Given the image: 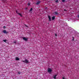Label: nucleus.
Returning a JSON list of instances; mask_svg holds the SVG:
<instances>
[{
  "label": "nucleus",
  "instance_id": "10",
  "mask_svg": "<svg viewBox=\"0 0 79 79\" xmlns=\"http://www.w3.org/2000/svg\"><path fill=\"white\" fill-rule=\"evenodd\" d=\"M52 20H54V19H55V16L52 17Z\"/></svg>",
  "mask_w": 79,
  "mask_h": 79
},
{
  "label": "nucleus",
  "instance_id": "14",
  "mask_svg": "<svg viewBox=\"0 0 79 79\" xmlns=\"http://www.w3.org/2000/svg\"><path fill=\"white\" fill-rule=\"evenodd\" d=\"M3 28L4 29H5V28H6V27L5 26H4V27H3Z\"/></svg>",
  "mask_w": 79,
  "mask_h": 79
},
{
  "label": "nucleus",
  "instance_id": "6",
  "mask_svg": "<svg viewBox=\"0 0 79 79\" xmlns=\"http://www.w3.org/2000/svg\"><path fill=\"white\" fill-rule=\"evenodd\" d=\"M40 1H38L37 2L36 5H39V4H40Z\"/></svg>",
  "mask_w": 79,
  "mask_h": 79
},
{
  "label": "nucleus",
  "instance_id": "11",
  "mask_svg": "<svg viewBox=\"0 0 79 79\" xmlns=\"http://www.w3.org/2000/svg\"><path fill=\"white\" fill-rule=\"evenodd\" d=\"M55 15H58V12H57L56 11L55 12Z\"/></svg>",
  "mask_w": 79,
  "mask_h": 79
},
{
  "label": "nucleus",
  "instance_id": "1",
  "mask_svg": "<svg viewBox=\"0 0 79 79\" xmlns=\"http://www.w3.org/2000/svg\"><path fill=\"white\" fill-rule=\"evenodd\" d=\"M22 62H23V63H25L27 64H28L29 63V60H27V59H25V60L24 61H22Z\"/></svg>",
  "mask_w": 79,
  "mask_h": 79
},
{
  "label": "nucleus",
  "instance_id": "4",
  "mask_svg": "<svg viewBox=\"0 0 79 79\" xmlns=\"http://www.w3.org/2000/svg\"><path fill=\"white\" fill-rule=\"evenodd\" d=\"M23 39L26 41H27V39L25 37H23Z\"/></svg>",
  "mask_w": 79,
  "mask_h": 79
},
{
  "label": "nucleus",
  "instance_id": "25",
  "mask_svg": "<svg viewBox=\"0 0 79 79\" xmlns=\"http://www.w3.org/2000/svg\"><path fill=\"white\" fill-rule=\"evenodd\" d=\"M16 13H17V11L16 12Z\"/></svg>",
  "mask_w": 79,
  "mask_h": 79
},
{
  "label": "nucleus",
  "instance_id": "5",
  "mask_svg": "<svg viewBox=\"0 0 79 79\" xmlns=\"http://www.w3.org/2000/svg\"><path fill=\"white\" fill-rule=\"evenodd\" d=\"M15 60H16L17 61H18L19 60V58L16 57L15 58Z\"/></svg>",
  "mask_w": 79,
  "mask_h": 79
},
{
  "label": "nucleus",
  "instance_id": "9",
  "mask_svg": "<svg viewBox=\"0 0 79 79\" xmlns=\"http://www.w3.org/2000/svg\"><path fill=\"white\" fill-rule=\"evenodd\" d=\"M17 14H18V15H19L21 16V17H22V16H23L22 15H21V14L19 13H17Z\"/></svg>",
  "mask_w": 79,
  "mask_h": 79
},
{
  "label": "nucleus",
  "instance_id": "15",
  "mask_svg": "<svg viewBox=\"0 0 79 79\" xmlns=\"http://www.w3.org/2000/svg\"><path fill=\"white\" fill-rule=\"evenodd\" d=\"M63 79H66V78L64 77H63Z\"/></svg>",
  "mask_w": 79,
  "mask_h": 79
},
{
  "label": "nucleus",
  "instance_id": "23",
  "mask_svg": "<svg viewBox=\"0 0 79 79\" xmlns=\"http://www.w3.org/2000/svg\"><path fill=\"white\" fill-rule=\"evenodd\" d=\"M78 18H79V15L78 16Z\"/></svg>",
  "mask_w": 79,
  "mask_h": 79
},
{
  "label": "nucleus",
  "instance_id": "19",
  "mask_svg": "<svg viewBox=\"0 0 79 79\" xmlns=\"http://www.w3.org/2000/svg\"><path fill=\"white\" fill-rule=\"evenodd\" d=\"M18 74H21V73L20 72H18Z\"/></svg>",
  "mask_w": 79,
  "mask_h": 79
},
{
  "label": "nucleus",
  "instance_id": "16",
  "mask_svg": "<svg viewBox=\"0 0 79 79\" xmlns=\"http://www.w3.org/2000/svg\"><path fill=\"white\" fill-rule=\"evenodd\" d=\"M27 5H28V6H29V5H30V3H28Z\"/></svg>",
  "mask_w": 79,
  "mask_h": 79
},
{
  "label": "nucleus",
  "instance_id": "13",
  "mask_svg": "<svg viewBox=\"0 0 79 79\" xmlns=\"http://www.w3.org/2000/svg\"><path fill=\"white\" fill-rule=\"evenodd\" d=\"M66 0H62V2H65V1H66Z\"/></svg>",
  "mask_w": 79,
  "mask_h": 79
},
{
  "label": "nucleus",
  "instance_id": "2",
  "mask_svg": "<svg viewBox=\"0 0 79 79\" xmlns=\"http://www.w3.org/2000/svg\"><path fill=\"white\" fill-rule=\"evenodd\" d=\"M52 70L51 69L48 68V73H51L52 72Z\"/></svg>",
  "mask_w": 79,
  "mask_h": 79
},
{
  "label": "nucleus",
  "instance_id": "21",
  "mask_svg": "<svg viewBox=\"0 0 79 79\" xmlns=\"http://www.w3.org/2000/svg\"><path fill=\"white\" fill-rule=\"evenodd\" d=\"M14 43H15V44H16V41L14 42Z\"/></svg>",
  "mask_w": 79,
  "mask_h": 79
},
{
  "label": "nucleus",
  "instance_id": "22",
  "mask_svg": "<svg viewBox=\"0 0 79 79\" xmlns=\"http://www.w3.org/2000/svg\"><path fill=\"white\" fill-rule=\"evenodd\" d=\"M26 27H28L27 26V25H26Z\"/></svg>",
  "mask_w": 79,
  "mask_h": 79
},
{
  "label": "nucleus",
  "instance_id": "3",
  "mask_svg": "<svg viewBox=\"0 0 79 79\" xmlns=\"http://www.w3.org/2000/svg\"><path fill=\"white\" fill-rule=\"evenodd\" d=\"M3 33H4V34H8V32L4 30L3 31Z\"/></svg>",
  "mask_w": 79,
  "mask_h": 79
},
{
  "label": "nucleus",
  "instance_id": "12",
  "mask_svg": "<svg viewBox=\"0 0 79 79\" xmlns=\"http://www.w3.org/2000/svg\"><path fill=\"white\" fill-rule=\"evenodd\" d=\"M3 40L4 42H6L7 41V40Z\"/></svg>",
  "mask_w": 79,
  "mask_h": 79
},
{
  "label": "nucleus",
  "instance_id": "18",
  "mask_svg": "<svg viewBox=\"0 0 79 79\" xmlns=\"http://www.w3.org/2000/svg\"><path fill=\"white\" fill-rule=\"evenodd\" d=\"M32 10V8H31L30 10V11H31Z\"/></svg>",
  "mask_w": 79,
  "mask_h": 79
},
{
  "label": "nucleus",
  "instance_id": "8",
  "mask_svg": "<svg viewBox=\"0 0 79 79\" xmlns=\"http://www.w3.org/2000/svg\"><path fill=\"white\" fill-rule=\"evenodd\" d=\"M57 76V75H54L53 77V78H54L55 79H56V77Z\"/></svg>",
  "mask_w": 79,
  "mask_h": 79
},
{
  "label": "nucleus",
  "instance_id": "20",
  "mask_svg": "<svg viewBox=\"0 0 79 79\" xmlns=\"http://www.w3.org/2000/svg\"><path fill=\"white\" fill-rule=\"evenodd\" d=\"M56 2H58V0L56 1Z\"/></svg>",
  "mask_w": 79,
  "mask_h": 79
},
{
  "label": "nucleus",
  "instance_id": "17",
  "mask_svg": "<svg viewBox=\"0 0 79 79\" xmlns=\"http://www.w3.org/2000/svg\"><path fill=\"white\" fill-rule=\"evenodd\" d=\"M55 35L56 37V36H57V34H55Z\"/></svg>",
  "mask_w": 79,
  "mask_h": 79
},
{
  "label": "nucleus",
  "instance_id": "7",
  "mask_svg": "<svg viewBox=\"0 0 79 79\" xmlns=\"http://www.w3.org/2000/svg\"><path fill=\"white\" fill-rule=\"evenodd\" d=\"M48 18H49V21H51V17H50V16L48 15Z\"/></svg>",
  "mask_w": 79,
  "mask_h": 79
},
{
  "label": "nucleus",
  "instance_id": "24",
  "mask_svg": "<svg viewBox=\"0 0 79 79\" xmlns=\"http://www.w3.org/2000/svg\"><path fill=\"white\" fill-rule=\"evenodd\" d=\"M64 11H66V10H64Z\"/></svg>",
  "mask_w": 79,
  "mask_h": 79
}]
</instances>
